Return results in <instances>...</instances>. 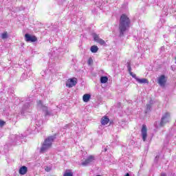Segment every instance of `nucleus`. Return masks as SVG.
<instances>
[{"label": "nucleus", "mask_w": 176, "mask_h": 176, "mask_svg": "<svg viewBox=\"0 0 176 176\" xmlns=\"http://www.w3.org/2000/svg\"><path fill=\"white\" fill-rule=\"evenodd\" d=\"M131 25V19L126 14H121L118 23L120 38H123Z\"/></svg>", "instance_id": "1"}, {"label": "nucleus", "mask_w": 176, "mask_h": 176, "mask_svg": "<svg viewBox=\"0 0 176 176\" xmlns=\"http://www.w3.org/2000/svg\"><path fill=\"white\" fill-rule=\"evenodd\" d=\"M27 102L25 103L21 109V113L23 116H25L28 113L32 112V108L35 104V98L34 96H29L26 99Z\"/></svg>", "instance_id": "2"}, {"label": "nucleus", "mask_w": 176, "mask_h": 176, "mask_svg": "<svg viewBox=\"0 0 176 176\" xmlns=\"http://www.w3.org/2000/svg\"><path fill=\"white\" fill-rule=\"evenodd\" d=\"M57 135L54 134L53 135L49 136L48 138L45 139L41 148L40 152L43 153L45 151H47L50 148L52 147V144L54 142V140H56Z\"/></svg>", "instance_id": "3"}, {"label": "nucleus", "mask_w": 176, "mask_h": 176, "mask_svg": "<svg viewBox=\"0 0 176 176\" xmlns=\"http://www.w3.org/2000/svg\"><path fill=\"white\" fill-rule=\"evenodd\" d=\"M126 67L128 68V72L129 73L131 76H132V78L135 79V80H137V82H138V83H141V84L148 83V79H146V78H139L138 77H137V75H135L134 73H133V72H131V63H130V61H128L126 63Z\"/></svg>", "instance_id": "4"}, {"label": "nucleus", "mask_w": 176, "mask_h": 176, "mask_svg": "<svg viewBox=\"0 0 176 176\" xmlns=\"http://www.w3.org/2000/svg\"><path fill=\"white\" fill-rule=\"evenodd\" d=\"M37 107L40 109H42L43 112L45 113V116H52V111H49L47 106H45L42 102V100L37 101Z\"/></svg>", "instance_id": "5"}, {"label": "nucleus", "mask_w": 176, "mask_h": 176, "mask_svg": "<svg viewBox=\"0 0 176 176\" xmlns=\"http://www.w3.org/2000/svg\"><path fill=\"white\" fill-rule=\"evenodd\" d=\"M170 122V113L166 112L162 115L161 121L160 123V127H164V124Z\"/></svg>", "instance_id": "6"}, {"label": "nucleus", "mask_w": 176, "mask_h": 176, "mask_svg": "<svg viewBox=\"0 0 176 176\" xmlns=\"http://www.w3.org/2000/svg\"><path fill=\"white\" fill-rule=\"evenodd\" d=\"M25 41H26V42H36L38 38L35 36H32L31 34L26 33L25 34Z\"/></svg>", "instance_id": "7"}, {"label": "nucleus", "mask_w": 176, "mask_h": 176, "mask_svg": "<svg viewBox=\"0 0 176 176\" xmlns=\"http://www.w3.org/2000/svg\"><path fill=\"white\" fill-rule=\"evenodd\" d=\"M23 138V135H11L10 140L11 142H12V145H16L17 141H20Z\"/></svg>", "instance_id": "8"}, {"label": "nucleus", "mask_w": 176, "mask_h": 176, "mask_svg": "<svg viewBox=\"0 0 176 176\" xmlns=\"http://www.w3.org/2000/svg\"><path fill=\"white\" fill-rule=\"evenodd\" d=\"M142 140L143 141H146V137H148V129L146 128V125L143 124L142 127Z\"/></svg>", "instance_id": "9"}, {"label": "nucleus", "mask_w": 176, "mask_h": 176, "mask_svg": "<svg viewBox=\"0 0 176 176\" xmlns=\"http://www.w3.org/2000/svg\"><path fill=\"white\" fill-rule=\"evenodd\" d=\"M76 78H70L69 80L66 82L67 87H74V86H76V84L78 82L76 81Z\"/></svg>", "instance_id": "10"}, {"label": "nucleus", "mask_w": 176, "mask_h": 176, "mask_svg": "<svg viewBox=\"0 0 176 176\" xmlns=\"http://www.w3.org/2000/svg\"><path fill=\"white\" fill-rule=\"evenodd\" d=\"M94 162V156L90 155L89 156L84 162L81 163L82 166H89L90 163Z\"/></svg>", "instance_id": "11"}, {"label": "nucleus", "mask_w": 176, "mask_h": 176, "mask_svg": "<svg viewBox=\"0 0 176 176\" xmlns=\"http://www.w3.org/2000/svg\"><path fill=\"white\" fill-rule=\"evenodd\" d=\"M158 83L162 87H164V86H166V76L164 75H162L159 78Z\"/></svg>", "instance_id": "12"}, {"label": "nucleus", "mask_w": 176, "mask_h": 176, "mask_svg": "<svg viewBox=\"0 0 176 176\" xmlns=\"http://www.w3.org/2000/svg\"><path fill=\"white\" fill-rule=\"evenodd\" d=\"M29 74V76H31L32 72H30ZM29 76L28 73H23L20 78V82H24V80H27V79H28V77H30Z\"/></svg>", "instance_id": "13"}, {"label": "nucleus", "mask_w": 176, "mask_h": 176, "mask_svg": "<svg viewBox=\"0 0 176 176\" xmlns=\"http://www.w3.org/2000/svg\"><path fill=\"white\" fill-rule=\"evenodd\" d=\"M27 171H28V168L25 166H23L19 169V174H21V175H25V174H27Z\"/></svg>", "instance_id": "14"}, {"label": "nucleus", "mask_w": 176, "mask_h": 176, "mask_svg": "<svg viewBox=\"0 0 176 176\" xmlns=\"http://www.w3.org/2000/svg\"><path fill=\"white\" fill-rule=\"evenodd\" d=\"M91 98V95L89 94H85L82 96V100L84 101V102H89Z\"/></svg>", "instance_id": "15"}, {"label": "nucleus", "mask_w": 176, "mask_h": 176, "mask_svg": "<svg viewBox=\"0 0 176 176\" xmlns=\"http://www.w3.org/2000/svg\"><path fill=\"white\" fill-rule=\"evenodd\" d=\"M101 124L105 126V124H108L109 122V118L107 116H104L101 119Z\"/></svg>", "instance_id": "16"}, {"label": "nucleus", "mask_w": 176, "mask_h": 176, "mask_svg": "<svg viewBox=\"0 0 176 176\" xmlns=\"http://www.w3.org/2000/svg\"><path fill=\"white\" fill-rule=\"evenodd\" d=\"M91 53H97L98 52V47L97 45H92L91 47Z\"/></svg>", "instance_id": "17"}, {"label": "nucleus", "mask_w": 176, "mask_h": 176, "mask_svg": "<svg viewBox=\"0 0 176 176\" xmlns=\"http://www.w3.org/2000/svg\"><path fill=\"white\" fill-rule=\"evenodd\" d=\"M63 176H74V173H72V171H71V170H67Z\"/></svg>", "instance_id": "18"}, {"label": "nucleus", "mask_w": 176, "mask_h": 176, "mask_svg": "<svg viewBox=\"0 0 176 176\" xmlns=\"http://www.w3.org/2000/svg\"><path fill=\"white\" fill-rule=\"evenodd\" d=\"M107 82H108V77L107 76L100 77V82L107 83Z\"/></svg>", "instance_id": "19"}, {"label": "nucleus", "mask_w": 176, "mask_h": 176, "mask_svg": "<svg viewBox=\"0 0 176 176\" xmlns=\"http://www.w3.org/2000/svg\"><path fill=\"white\" fill-rule=\"evenodd\" d=\"M93 37H94L95 42H98L101 39V38H100V36H98V34L96 33L93 34Z\"/></svg>", "instance_id": "20"}, {"label": "nucleus", "mask_w": 176, "mask_h": 176, "mask_svg": "<svg viewBox=\"0 0 176 176\" xmlns=\"http://www.w3.org/2000/svg\"><path fill=\"white\" fill-rule=\"evenodd\" d=\"M151 109L152 106L151 104H146V113H148V112H151Z\"/></svg>", "instance_id": "21"}, {"label": "nucleus", "mask_w": 176, "mask_h": 176, "mask_svg": "<svg viewBox=\"0 0 176 176\" xmlns=\"http://www.w3.org/2000/svg\"><path fill=\"white\" fill-rule=\"evenodd\" d=\"M42 123H43L42 120H36V126H37V127H41Z\"/></svg>", "instance_id": "22"}, {"label": "nucleus", "mask_w": 176, "mask_h": 176, "mask_svg": "<svg viewBox=\"0 0 176 176\" xmlns=\"http://www.w3.org/2000/svg\"><path fill=\"white\" fill-rule=\"evenodd\" d=\"M2 39H8V32H5L1 34Z\"/></svg>", "instance_id": "23"}, {"label": "nucleus", "mask_w": 176, "mask_h": 176, "mask_svg": "<svg viewBox=\"0 0 176 176\" xmlns=\"http://www.w3.org/2000/svg\"><path fill=\"white\" fill-rule=\"evenodd\" d=\"M98 43H100V45H105V41L102 40V38H100L98 41Z\"/></svg>", "instance_id": "24"}, {"label": "nucleus", "mask_w": 176, "mask_h": 176, "mask_svg": "<svg viewBox=\"0 0 176 176\" xmlns=\"http://www.w3.org/2000/svg\"><path fill=\"white\" fill-rule=\"evenodd\" d=\"M87 64H88V65H91V64H93V58H89L88 59Z\"/></svg>", "instance_id": "25"}, {"label": "nucleus", "mask_w": 176, "mask_h": 176, "mask_svg": "<svg viewBox=\"0 0 176 176\" xmlns=\"http://www.w3.org/2000/svg\"><path fill=\"white\" fill-rule=\"evenodd\" d=\"M6 123L5 121L0 120V127H3Z\"/></svg>", "instance_id": "26"}, {"label": "nucleus", "mask_w": 176, "mask_h": 176, "mask_svg": "<svg viewBox=\"0 0 176 176\" xmlns=\"http://www.w3.org/2000/svg\"><path fill=\"white\" fill-rule=\"evenodd\" d=\"M160 158V156L156 155V157H155V160H154L155 163H157V162H159Z\"/></svg>", "instance_id": "27"}, {"label": "nucleus", "mask_w": 176, "mask_h": 176, "mask_svg": "<svg viewBox=\"0 0 176 176\" xmlns=\"http://www.w3.org/2000/svg\"><path fill=\"white\" fill-rule=\"evenodd\" d=\"M52 170V168H50V167L47 166L45 168V171H47V173H49L50 170Z\"/></svg>", "instance_id": "28"}, {"label": "nucleus", "mask_w": 176, "mask_h": 176, "mask_svg": "<svg viewBox=\"0 0 176 176\" xmlns=\"http://www.w3.org/2000/svg\"><path fill=\"white\" fill-rule=\"evenodd\" d=\"M170 68H171L172 71H175V69H176L175 66H171Z\"/></svg>", "instance_id": "29"}, {"label": "nucleus", "mask_w": 176, "mask_h": 176, "mask_svg": "<svg viewBox=\"0 0 176 176\" xmlns=\"http://www.w3.org/2000/svg\"><path fill=\"white\" fill-rule=\"evenodd\" d=\"M24 9H25V8H23V7H21V8H19V10H24Z\"/></svg>", "instance_id": "30"}, {"label": "nucleus", "mask_w": 176, "mask_h": 176, "mask_svg": "<svg viewBox=\"0 0 176 176\" xmlns=\"http://www.w3.org/2000/svg\"><path fill=\"white\" fill-rule=\"evenodd\" d=\"M160 176H167V175L166 173H162Z\"/></svg>", "instance_id": "31"}, {"label": "nucleus", "mask_w": 176, "mask_h": 176, "mask_svg": "<svg viewBox=\"0 0 176 176\" xmlns=\"http://www.w3.org/2000/svg\"><path fill=\"white\" fill-rule=\"evenodd\" d=\"M124 176H130V173H127Z\"/></svg>", "instance_id": "32"}, {"label": "nucleus", "mask_w": 176, "mask_h": 176, "mask_svg": "<svg viewBox=\"0 0 176 176\" xmlns=\"http://www.w3.org/2000/svg\"><path fill=\"white\" fill-rule=\"evenodd\" d=\"M107 148H104V152H107Z\"/></svg>", "instance_id": "33"}]
</instances>
